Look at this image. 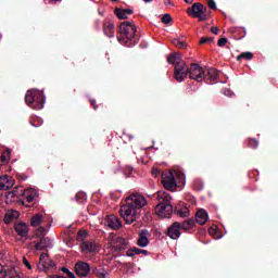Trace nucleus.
<instances>
[{
	"mask_svg": "<svg viewBox=\"0 0 278 278\" xmlns=\"http://www.w3.org/2000/svg\"><path fill=\"white\" fill-rule=\"evenodd\" d=\"M153 199L159 201V204L155 206V214H157V216L161 218H170L173 213L180 218H188V216H190V210L188 206H176L173 208V204L170 203L173 198L166 191H157L153 195Z\"/></svg>",
	"mask_w": 278,
	"mask_h": 278,
	"instance_id": "nucleus-1",
	"label": "nucleus"
},
{
	"mask_svg": "<svg viewBox=\"0 0 278 278\" xmlns=\"http://www.w3.org/2000/svg\"><path fill=\"white\" fill-rule=\"evenodd\" d=\"M144 205H147V199L141 194L131 193L126 198V203L119 208V214L126 225H134V223L140 220Z\"/></svg>",
	"mask_w": 278,
	"mask_h": 278,
	"instance_id": "nucleus-2",
	"label": "nucleus"
},
{
	"mask_svg": "<svg viewBox=\"0 0 278 278\" xmlns=\"http://www.w3.org/2000/svg\"><path fill=\"white\" fill-rule=\"evenodd\" d=\"M189 77L194 81H203L212 84L218 79V71L215 68L203 70L199 63H192L189 67Z\"/></svg>",
	"mask_w": 278,
	"mask_h": 278,
	"instance_id": "nucleus-3",
	"label": "nucleus"
},
{
	"mask_svg": "<svg viewBox=\"0 0 278 278\" xmlns=\"http://www.w3.org/2000/svg\"><path fill=\"white\" fill-rule=\"evenodd\" d=\"M136 31H138V28L131 22H122L119 24V37H117V40L124 42L126 47H136L139 40Z\"/></svg>",
	"mask_w": 278,
	"mask_h": 278,
	"instance_id": "nucleus-4",
	"label": "nucleus"
},
{
	"mask_svg": "<svg viewBox=\"0 0 278 278\" xmlns=\"http://www.w3.org/2000/svg\"><path fill=\"white\" fill-rule=\"evenodd\" d=\"M168 64L174 66V78L176 81L181 83L190 75V67L184 60H181V54L173 53L167 58Z\"/></svg>",
	"mask_w": 278,
	"mask_h": 278,
	"instance_id": "nucleus-5",
	"label": "nucleus"
},
{
	"mask_svg": "<svg viewBox=\"0 0 278 278\" xmlns=\"http://www.w3.org/2000/svg\"><path fill=\"white\" fill-rule=\"evenodd\" d=\"M25 102L33 110H42L45 108V93L40 90H28L25 96Z\"/></svg>",
	"mask_w": 278,
	"mask_h": 278,
	"instance_id": "nucleus-6",
	"label": "nucleus"
},
{
	"mask_svg": "<svg viewBox=\"0 0 278 278\" xmlns=\"http://www.w3.org/2000/svg\"><path fill=\"white\" fill-rule=\"evenodd\" d=\"M187 14L191 18H198L200 22H203L207 18V7L203 5L201 2H195L192 7L187 9Z\"/></svg>",
	"mask_w": 278,
	"mask_h": 278,
	"instance_id": "nucleus-7",
	"label": "nucleus"
},
{
	"mask_svg": "<svg viewBox=\"0 0 278 278\" xmlns=\"http://www.w3.org/2000/svg\"><path fill=\"white\" fill-rule=\"evenodd\" d=\"M161 181L165 190H169V192H175V190H177V180H175L173 172L162 173Z\"/></svg>",
	"mask_w": 278,
	"mask_h": 278,
	"instance_id": "nucleus-8",
	"label": "nucleus"
},
{
	"mask_svg": "<svg viewBox=\"0 0 278 278\" xmlns=\"http://www.w3.org/2000/svg\"><path fill=\"white\" fill-rule=\"evenodd\" d=\"M38 270H43V273H49L50 270H55V262L51 261L49 254L42 253L39 257V263L37 265Z\"/></svg>",
	"mask_w": 278,
	"mask_h": 278,
	"instance_id": "nucleus-9",
	"label": "nucleus"
},
{
	"mask_svg": "<svg viewBox=\"0 0 278 278\" xmlns=\"http://www.w3.org/2000/svg\"><path fill=\"white\" fill-rule=\"evenodd\" d=\"M166 235L168 236V238H170L172 240H179V238H181V224L179 222H175L173 223L167 231Z\"/></svg>",
	"mask_w": 278,
	"mask_h": 278,
	"instance_id": "nucleus-10",
	"label": "nucleus"
},
{
	"mask_svg": "<svg viewBox=\"0 0 278 278\" xmlns=\"http://www.w3.org/2000/svg\"><path fill=\"white\" fill-rule=\"evenodd\" d=\"M80 251L83 253H99V243L94 240L84 241L80 243Z\"/></svg>",
	"mask_w": 278,
	"mask_h": 278,
	"instance_id": "nucleus-11",
	"label": "nucleus"
},
{
	"mask_svg": "<svg viewBox=\"0 0 278 278\" xmlns=\"http://www.w3.org/2000/svg\"><path fill=\"white\" fill-rule=\"evenodd\" d=\"M15 232L20 238H28L29 236V225L24 222H15L14 224Z\"/></svg>",
	"mask_w": 278,
	"mask_h": 278,
	"instance_id": "nucleus-12",
	"label": "nucleus"
},
{
	"mask_svg": "<svg viewBox=\"0 0 278 278\" xmlns=\"http://www.w3.org/2000/svg\"><path fill=\"white\" fill-rule=\"evenodd\" d=\"M104 225L113 230L121 229V227H123V223H121V219L116 215L106 216Z\"/></svg>",
	"mask_w": 278,
	"mask_h": 278,
	"instance_id": "nucleus-13",
	"label": "nucleus"
},
{
	"mask_svg": "<svg viewBox=\"0 0 278 278\" xmlns=\"http://www.w3.org/2000/svg\"><path fill=\"white\" fill-rule=\"evenodd\" d=\"M75 270L78 277H88V273H90V265L86 262L79 261L75 265Z\"/></svg>",
	"mask_w": 278,
	"mask_h": 278,
	"instance_id": "nucleus-14",
	"label": "nucleus"
},
{
	"mask_svg": "<svg viewBox=\"0 0 278 278\" xmlns=\"http://www.w3.org/2000/svg\"><path fill=\"white\" fill-rule=\"evenodd\" d=\"M150 237H151V232H149L147 229L140 230L139 238L137 240L138 247H141V249H144V247H149Z\"/></svg>",
	"mask_w": 278,
	"mask_h": 278,
	"instance_id": "nucleus-15",
	"label": "nucleus"
},
{
	"mask_svg": "<svg viewBox=\"0 0 278 278\" xmlns=\"http://www.w3.org/2000/svg\"><path fill=\"white\" fill-rule=\"evenodd\" d=\"M112 247L114 251H125V249H127V240H125V238L117 237L112 240Z\"/></svg>",
	"mask_w": 278,
	"mask_h": 278,
	"instance_id": "nucleus-16",
	"label": "nucleus"
},
{
	"mask_svg": "<svg viewBox=\"0 0 278 278\" xmlns=\"http://www.w3.org/2000/svg\"><path fill=\"white\" fill-rule=\"evenodd\" d=\"M14 186V178L11 176H0V190H10Z\"/></svg>",
	"mask_w": 278,
	"mask_h": 278,
	"instance_id": "nucleus-17",
	"label": "nucleus"
},
{
	"mask_svg": "<svg viewBox=\"0 0 278 278\" xmlns=\"http://www.w3.org/2000/svg\"><path fill=\"white\" fill-rule=\"evenodd\" d=\"M36 251H45V249H51V239L49 237H42L35 245Z\"/></svg>",
	"mask_w": 278,
	"mask_h": 278,
	"instance_id": "nucleus-18",
	"label": "nucleus"
},
{
	"mask_svg": "<svg viewBox=\"0 0 278 278\" xmlns=\"http://www.w3.org/2000/svg\"><path fill=\"white\" fill-rule=\"evenodd\" d=\"M207 212L203 208H200L195 213V223H198L199 225H205L207 223Z\"/></svg>",
	"mask_w": 278,
	"mask_h": 278,
	"instance_id": "nucleus-19",
	"label": "nucleus"
},
{
	"mask_svg": "<svg viewBox=\"0 0 278 278\" xmlns=\"http://www.w3.org/2000/svg\"><path fill=\"white\" fill-rule=\"evenodd\" d=\"M103 31L109 38H114V24L110 21L103 23Z\"/></svg>",
	"mask_w": 278,
	"mask_h": 278,
	"instance_id": "nucleus-20",
	"label": "nucleus"
},
{
	"mask_svg": "<svg viewBox=\"0 0 278 278\" xmlns=\"http://www.w3.org/2000/svg\"><path fill=\"white\" fill-rule=\"evenodd\" d=\"M20 216H21V213H18V211H9L4 215L5 225H10V223H12V220H16V218H18Z\"/></svg>",
	"mask_w": 278,
	"mask_h": 278,
	"instance_id": "nucleus-21",
	"label": "nucleus"
},
{
	"mask_svg": "<svg viewBox=\"0 0 278 278\" xmlns=\"http://www.w3.org/2000/svg\"><path fill=\"white\" fill-rule=\"evenodd\" d=\"M194 225H197L194 218H189L180 224V229H184V231H190V229H192Z\"/></svg>",
	"mask_w": 278,
	"mask_h": 278,
	"instance_id": "nucleus-22",
	"label": "nucleus"
},
{
	"mask_svg": "<svg viewBox=\"0 0 278 278\" xmlns=\"http://www.w3.org/2000/svg\"><path fill=\"white\" fill-rule=\"evenodd\" d=\"M35 195L36 192L33 189H26L22 192V197L27 201V203H33Z\"/></svg>",
	"mask_w": 278,
	"mask_h": 278,
	"instance_id": "nucleus-23",
	"label": "nucleus"
},
{
	"mask_svg": "<svg viewBox=\"0 0 278 278\" xmlns=\"http://www.w3.org/2000/svg\"><path fill=\"white\" fill-rule=\"evenodd\" d=\"M7 277L8 278H22L23 274L18 273L16 270V267H11L8 271H7Z\"/></svg>",
	"mask_w": 278,
	"mask_h": 278,
	"instance_id": "nucleus-24",
	"label": "nucleus"
},
{
	"mask_svg": "<svg viewBox=\"0 0 278 278\" xmlns=\"http://www.w3.org/2000/svg\"><path fill=\"white\" fill-rule=\"evenodd\" d=\"M42 223V215L36 214L30 218L31 227H38Z\"/></svg>",
	"mask_w": 278,
	"mask_h": 278,
	"instance_id": "nucleus-25",
	"label": "nucleus"
},
{
	"mask_svg": "<svg viewBox=\"0 0 278 278\" xmlns=\"http://www.w3.org/2000/svg\"><path fill=\"white\" fill-rule=\"evenodd\" d=\"M17 199L23 197V193H21V191H18V187H15L12 191H9L7 194L8 199Z\"/></svg>",
	"mask_w": 278,
	"mask_h": 278,
	"instance_id": "nucleus-26",
	"label": "nucleus"
},
{
	"mask_svg": "<svg viewBox=\"0 0 278 278\" xmlns=\"http://www.w3.org/2000/svg\"><path fill=\"white\" fill-rule=\"evenodd\" d=\"M142 254V249L140 248H130L127 252H126V255L127 257H134V255H140Z\"/></svg>",
	"mask_w": 278,
	"mask_h": 278,
	"instance_id": "nucleus-27",
	"label": "nucleus"
},
{
	"mask_svg": "<svg viewBox=\"0 0 278 278\" xmlns=\"http://www.w3.org/2000/svg\"><path fill=\"white\" fill-rule=\"evenodd\" d=\"M114 13H115V16H117V18H119V21H127V18H128L127 13H125L123 11V9H121V8H116Z\"/></svg>",
	"mask_w": 278,
	"mask_h": 278,
	"instance_id": "nucleus-28",
	"label": "nucleus"
},
{
	"mask_svg": "<svg viewBox=\"0 0 278 278\" xmlns=\"http://www.w3.org/2000/svg\"><path fill=\"white\" fill-rule=\"evenodd\" d=\"M10 149H7L4 152H2L0 156V164H5L7 162H10V155H11Z\"/></svg>",
	"mask_w": 278,
	"mask_h": 278,
	"instance_id": "nucleus-29",
	"label": "nucleus"
},
{
	"mask_svg": "<svg viewBox=\"0 0 278 278\" xmlns=\"http://www.w3.org/2000/svg\"><path fill=\"white\" fill-rule=\"evenodd\" d=\"M242 60H253V54L251 52H243L237 56V62H242Z\"/></svg>",
	"mask_w": 278,
	"mask_h": 278,
	"instance_id": "nucleus-30",
	"label": "nucleus"
},
{
	"mask_svg": "<svg viewBox=\"0 0 278 278\" xmlns=\"http://www.w3.org/2000/svg\"><path fill=\"white\" fill-rule=\"evenodd\" d=\"M86 238H88L87 230H79L76 236L77 242H85Z\"/></svg>",
	"mask_w": 278,
	"mask_h": 278,
	"instance_id": "nucleus-31",
	"label": "nucleus"
},
{
	"mask_svg": "<svg viewBox=\"0 0 278 278\" xmlns=\"http://www.w3.org/2000/svg\"><path fill=\"white\" fill-rule=\"evenodd\" d=\"M172 45H174V47H177L178 49H186V47H188V43H186V41H181L179 39H173Z\"/></svg>",
	"mask_w": 278,
	"mask_h": 278,
	"instance_id": "nucleus-32",
	"label": "nucleus"
},
{
	"mask_svg": "<svg viewBox=\"0 0 278 278\" xmlns=\"http://www.w3.org/2000/svg\"><path fill=\"white\" fill-rule=\"evenodd\" d=\"M248 147L250 149H257V147H260V141H257V139L249 138L248 139Z\"/></svg>",
	"mask_w": 278,
	"mask_h": 278,
	"instance_id": "nucleus-33",
	"label": "nucleus"
},
{
	"mask_svg": "<svg viewBox=\"0 0 278 278\" xmlns=\"http://www.w3.org/2000/svg\"><path fill=\"white\" fill-rule=\"evenodd\" d=\"M161 22L164 23V25H169L173 22V17L170 14L166 13L162 16Z\"/></svg>",
	"mask_w": 278,
	"mask_h": 278,
	"instance_id": "nucleus-34",
	"label": "nucleus"
},
{
	"mask_svg": "<svg viewBox=\"0 0 278 278\" xmlns=\"http://www.w3.org/2000/svg\"><path fill=\"white\" fill-rule=\"evenodd\" d=\"M36 236H38V238H45V236H47V228L40 226L37 230H36Z\"/></svg>",
	"mask_w": 278,
	"mask_h": 278,
	"instance_id": "nucleus-35",
	"label": "nucleus"
},
{
	"mask_svg": "<svg viewBox=\"0 0 278 278\" xmlns=\"http://www.w3.org/2000/svg\"><path fill=\"white\" fill-rule=\"evenodd\" d=\"M208 233L210 236H213V238H215V240H218V238H220V235L218 233V229L211 227L208 229Z\"/></svg>",
	"mask_w": 278,
	"mask_h": 278,
	"instance_id": "nucleus-36",
	"label": "nucleus"
},
{
	"mask_svg": "<svg viewBox=\"0 0 278 278\" xmlns=\"http://www.w3.org/2000/svg\"><path fill=\"white\" fill-rule=\"evenodd\" d=\"M76 200L78 203H84L86 201V193L84 191L76 193Z\"/></svg>",
	"mask_w": 278,
	"mask_h": 278,
	"instance_id": "nucleus-37",
	"label": "nucleus"
},
{
	"mask_svg": "<svg viewBox=\"0 0 278 278\" xmlns=\"http://www.w3.org/2000/svg\"><path fill=\"white\" fill-rule=\"evenodd\" d=\"M210 42H214V37H202L200 39V45H207Z\"/></svg>",
	"mask_w": 278,
	"mask_h": 278,
	"instance_id": "nucleus-38",
	"label": "nucleus"
},
{
	"mask_svg": "<svg viewBox=\"0 0 278 278\" xmlns=\"http://www.w3.org/2000/svg\"><path fill=\"white\" fill-rule=\"evenodd\" d=\"M62 273H64L65 275H67L68 278H75V274L73 271H71L68 268L66 267H62Z\"/></svg>",
	"mask_w": 278,
	"mask_h": 278,
	"instance_id": "nucleus-39",
	"label": "nucleus"
},
{
	"mask_svg": "<svg viewBox=\"0 0 278 278\" xmlns=\"http://www.w3.org/2000/svg\"><path fill=\"white\" fill-rule=\"evenodd\" d=\"M8 277V269L0 264V278Z\"/></svg>",
	"mask_w": 278,
	"mask_h": 278,
	"instance_id": "nucleus-40",
	"label": "nucleus"
},
{
	"mask_svg": "<svg viewBox=\"0 0 278 278\" xmlns=\"http://www.w3.org/2000/svg\"><path fill=\"white\" fill-rule=\"evenodd\" d=\"M228 42V39L227 38H220L218 41H217V47H225V45Z\"/></svg>",
	"mask_w": 278,
	"mask_h": 278,
	"instance_id": "nucleus-41",
	"label": "nucleus"
},
{
	"mask_svg": "<svg viewBox=\"0 0 278 278\" xmlns=\"http://www.w3.org/2000/svg\"><path fill=\"white\" fill-rule=\"evenodd\" d=\"M207 5L211 10H216V2L214 0H207Z\"/></svg>",
	"mask_w": 278,
	"mask_h": 278,
	"instance_id": "nucleus-42",
	"label": "nucleus"
},
{
	"mask_svg": "<svg viewBox=\"0 0 278 278\" xmlns=\"http://www.w3.org/2000/svg\"><path fill=\"white\" fill-rule=\"evenodd\" d=\"M23 264L28 268V270H31V264L27 261V257H23Z\"/></svg>",
	"mask_w": 278,
	"mask_h": 278,
	"instance_id": "nucleus-43",
	"label": "nucleus"
},
{
	"mask_svg": "<svg viewBox=\"0 0 278 278\" xmlns=\"http://www.w3.org/2000/svg\"><path fill=\"white\" fill-rule=\"evenodd\" d=\"M211 31H212V34H215V36H218V34H220V29H218V27H216V26H213L211 28Z\"/></svg>",
	"mask_w": 278,
	"mask_h": 278,
	"instance_id": "nucleus-44",
	"label": "nucleus"
},
{
	"mask_svg": "<svg viewBox=\"0 0 278 278\" xmlns=\"http://www.w3.org/2000/svg\"><path fill=\"white\" fill-rule=\"evenodd\" d=\"M89 103H90V105H92L93 110H98L99 109V106H97V100L89 99Z\"/></svg>",
	"mask_w": 278,
	"mask_h": 278,
	"instance_id": "nucleus-45",
	"label": "nucleus"
},
{
	"mask_svg": "<svg viewBox=\"0 0 278 278\" xmlns=\"http://www.w3.org/2000/svg\"><path fill=\"white\" fill-rule=\"evenodd\" d=\"M161 173L162 172L159 168H155V167L152 168V175H154V177H159V175H161Z\"/></svg>",
	"mask_w": 278,
	"mask_h": 278,
	"instance_id": "nucleus-46",
	"label": "nucleus"
},
{
	"mask_svg": "<svg viewBox=\"0 0 278 278\" xmlns=\"http://www.w3.org/2000/svg\"><path fill=\"white\" fill-rule=\"evenodd\" d=\"M124 14H126V16H130L131 14H134V10L131 9H123Z\"/></svg>",
	"mask_w": 278,
	"mask_h": 278,
	"instance_id": "nucleus-47",
	"label": "nucleus"
},
{
	"mask_svg": "<svg viewBox=\"0 0 278 278\" xmlns=\"http://www.w3.org/2000/svg\"><path fill=\"white\" fill-rule=\"evenodd\" d=\"M5 252L3 251V247L0 245V260H3Z\"/></svg>",
	"mask_w": 278,
	"mask_h": 278,
	"instance_id": "nucleus-48",
	"label": "nucleus"
},
{
	"mask_svg": "<svg viewBox=\"0 0 278 278\" xmlns=\"http://www.w3.org/2000/svg\"><path fill=\"white\" fill-rule=\"evenodd\" d=\"M97 277H99V278H105V274H103V273H97Z\"/></svg>",
	"mask_w": 278,
	"mask_h": 278,
	"instance_id": "nucleus-49",
	"label": "nucleus"
},
{
	"mask_svg": "<svg viewBox=\"0 0 278 278\" xmlns=\"http://www.w3.org/2000/svg\"><path fill=\"white\" fill-rule=\"evenodd\" d=\"M184 1H185V3H188V4H191L194 2V0H184Z\"/></svg>",
	"mask_w": 278,
	"mask_h": 278,
	"instance_id": "nucleus-50",
	"label": "nucleus"
},
{
	"mask_svg": "<svg viewBox=\"0 0 278 278\" xmlns=\"http://www.w3.org/2000/svg\"><path fill=\"white\" fill-rule=\"evenodd\" d=\"M141 253H142L143 255H149V251H147V250H141Z\"/></svg>",
	"mask_w": 278,
	"mask_h": 278,
	"instance_id": "nucleus-51",
	"label": "nucleus"
},
{
	"mask_svg": "<svg viewBox=\"0 0 278 278\" xmlns=\"http://www.w3.org/2000/svg\"><path fill=\"white\" fill-rule=\"evenodd\" d=\"M144 1V3H151V1H153V0H143Z\"/></svg>",
	"mask_w": 278,
	"mask_h": 278,
	"instance_id": "nucleus-52",
	"label": "nucleus"
},
{
	"mask_svg": "<svg viewBox=\"0 0 278 278\" xmlns=\"http://www.w3.org/2000/svg\"><path fill=\"white\" fill-rule=\"evenodd\" d=\"M111 1H113V3H116L118 0H111Z\"/></svg>",
	"mask_w": 278,
	"mask_h": 278,
	"instance_id": "nucleus-53",
	"label": "nucleus"
},
{
	"mask_svg": "<svg viewBox=\"0 0 278 278\" xmlns=\"http://www.w3.org/2000/svg\"><path fill=\"white\" fill-rule=\"evenodd\" d=\"M23 179L25 180V179H27V177H24Z\"/></svg>",
	"mask_w": 278,
	"mask_h": 278,
	"instance_id": "nucleus-54",
	"label": "nucleus"
}]
</instances>
